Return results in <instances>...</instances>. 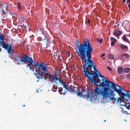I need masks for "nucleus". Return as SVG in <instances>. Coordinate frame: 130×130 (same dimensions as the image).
I'll list each match as a JSON object with an SVG mask.
<instances>
[{
	"mask_svg": "<svg viewBox=\"0 0 130 130\" xmlns=\"http://www.w3.org/2000/svg\"><path fill=\"white\" fill-rule=\"evenodd\" d=\"M20 61L21 64H27L26 67H29L30 69L32 70L34 69L35 70L36 68H34V66L31 67V65H33L35 63L34 60L31 57H29L27 54L23 55L21 58L20 57Z\"/></svg>",
	"mask_w": 130,
	"mask_h": 130,
	"instance_id": "nucleus-4",
	"label": "nucleus"
},
{
	"mask_svg": "<svg viewBox=\"0 0 130 130\" xmlns=\"http://www.w3.org/2000/svg\"><path fill=\"white\" fill-rule=\"evenodd\" d=\"M63 88H65L66 90H67L68 91L69 90L70 87H67V85H66V86H65L64 87H63Z\"/></svg>",
	"mask_w": 130,
	"mask_h": 130,
	"instance_id": "nucleus-29",
	"label": "nucleus"
},
{
	"mask_svg": "<svg viewBox=\"0 0 130 130\" xmlns=\"http://www.w3.org/2000/svg\"><path fill=\"white\" fill-rule=\"evenodd\" d=\"M23 106V107H25V105H24L23 106Z\"/></svg>",
	"mask_w": 130,
	"mask_h": 130,
	"instance_id": "nucleus-57",
	"label": "nucleus"
},
{
	"mask_svg": "<svg viewBox=\"0 0 130 130\" xmlns=\"http://www.w3.org/2000/svg\"><path fill=\"white\" fill-rule=\"evenodd\" d=\"M3 4L4 5H6V9L7 10V9H8V5L7 4H6V3H4Z\"/></svg>",
	"mask_w": 130,
	"mask_h": 130,
	"instance_id": "nucleus-37",
	"label": "nucleus"
},
{
	"mask_svg": "<svg viewBox=\"0 0 130 130\" xmlns=\"http://www.w3.org/2000/svg\"><path fill=\"white\" fill-rule=\"evenodd\" d=\"M90 52V51L89 53L87 54V56L86 55L87 57L85 58V66L84 65V63L83 61L82 62V63L83 64V72L84 73L85 71H87V70L86 68L88 69H90V71H92V68L93 67L94 69V71H95V72L98 73L99 72L96 69V67L95 65L93 63L94 60H91V56Z\"/></svg>",
	"mask_w": 130,
	"mask_h": 130,
	"instance_id": "nucleus-3",
	"label": "nucleus"
},
{
	"mask_svg": "<svg viewBox=\"0 0 130 130\" xmlns=\"http://www.w3.org/2000/svg\"><path fill=\"white\" fill-rule=\"evenodd\" d=\"M7 12H8V11L7 10ZM2 12L3 13H6L7 12H4V11H3V10H2Z\"/></svg>",
	"mask_w": 130,
	"mask_h": 130,
	"instance_id": "nucleus-51",
	"label": "nucleus"
},
{
	"mask_svg": "<svg viewBox=\"0 0 130 130\" xmlns=\"http://www.w3.org/2000/svg\"><path fill=\"white\" fill-rule=\"evenodd\" d=\"M39 80H37V82H38Z\"/></svg>",
	"mask_w": 130,
	"mask_h": 130,
	"instance_id": "nucleus-64",
	"label": "nucleus"
},
{
	"mask_svg": "<svg viewBox=\"0 0 130 130\" xmlns=\"http://www.w3.org/2000/svg\"><path fill=\"white\" fill-rule=\"evenodd\" d=\"M97 41L100 43H101L102 42V39H101L100 40L98 38L97 39Z\"/></svg>",
	"mask_w": 130,
	"mask_h": 130,
	"instance_id": "nucleus-30",
	"label": "nucleus"
},
{
	"mask_svg": "<svg viewBox=\"0 0 130 130\" xmlns=\"http://www.w3.org/2000/svg\"><path fill=\"white\" fill-rule=\"evenodd\" d=\"M126 93V97L127 98V100L130 101V94L127 93Z\"/></svg>",
	"mask_w": 130,
	"mask_h": 130,
	"instance_id": "nucleus-24",
	"label": "nucleus"
},
{
	"mask_svg": "<svg viewBox=\"0 0 130 130\" xmlns=\"http://www.w3.org/2000/svg\"><path fill=\"white\" fill-rule=\"evenodd\" d=\"M129 57L128 55L127 54L125 53L122 55L121 56V57L123 58H128Z\"/></svg>",
	"mask_w": 130,
	"mask_h": 130,
	"instance_id": "nucleus-17",
	"label": "nucleus"
},
{
	"mask_svg": "<svg viewBox=\"0 0 130 130\" xmlns=\"http://www.w3.org/2000/svg\"><path fill=\"white\" fill-rule=\"evenodd\" d=\"M118 93L119 95L121 96L122 99L124 98L125 96H126V94L123 92H121Z\"/></svg>",
	"mask_w": 130,
	"mask_h": 130,
	"instance_id": "nucleus-15",
	"label": "nucleus"
},
{
	"mask_svg": "<svg viewBox=\"0 0 130 130\" xmlns=\"http://www.w3.org/2000/svg\"><path fill=\"white\" fill-rule=\"evenodd\" d=\"M94 95L96 96L95 98V100L99 101V99L100 96L98 95L100 94L99 93H100L103 96L102 99L101 100L102 103H107L109 101L110 99L112 100H113L114 97L113 96H110L109 97L111 94V92L110 90L108 89V88L107 87L101 85V86L100 88H95L94 90Z\"/></svg>",
	"mask_w": 130,
	"mask_h": 130,
	"instance_id": "nucleus-2",
	"label": "nucleus"
},
{
	"mask_svg": "<svg viewBox=\"0 0 130 130\" xmlns=\"http://www.w3.org/2000/svg\"><path fill=\"white\" fill-rule=\"evenodd\" d=\"M121 48L122 49H125L127 48V46L125 45L122 44H121L120 46Z\"/></svg>",
	"mask_w": 130,
	"mask_h": 130,
	"instance_id": "nucleus-21",
	"label": "nucleus"
},
{
	"mask_svg": "<svg viewBox=\"0 0 130 130\" xmlns=\"http://www.w3.org/2000/svg\"><path fill=\"white\" fill-rule=\"evenodd\" d=\"M105 53H103L102 54V55L101 56V57H102L105 56Z\"/></svg>",
	"mask_w": 130,
	"mask_h": 130,
	"instance_id": "nucleus-44",
	"label": "nucleus"
},
{
	"mask_svg": "<svg viewBox=\"0 0 130 130\" xmlns=\"http://www.w3.org/2000/svg\"><path fill=\"white\" fill-rule=\"evenodd\" d=\"M116 98H114V100H113V101L112 102L113 103V104H115V103H117L116 102Z\"/></svg>",
	"mask_w": 130,
	"mask_h": 130,
	"instance_id": "nucleus-35",
	"label": "nucleus"
},
{
	"mask_svg": "<svg viewBox=\"0 0 130 130\" xmlns=\"http://www.w3.org/2000/svg\"><path fill=\"white\" fill-rule=\"evenodd\" d=\"M104 58H103V59H104Z\"/></svg>",
	"mask_w": 130,
	"mask_h": 130,
	"instance_id": "nucleus-62",
	"label": "nucleus"
},
{
	"mask_svg": "<svg viewBox=\"0 0 130 130\" xmlns=\"http://www.w3.org/2000/svg\"><path fill=\"white\" fill-rule=\"evenodd\" d=\"M63 91V89L62 87H60L58 88V91L60 94L61 95H62V94H64V93H67V91H64L63 92H62V91Z\"/></svg>",
	"mask_w": 130,
	"mask_h": 130,
	"instance_id": "nucleus-13",
	"label": "nucleus"
},
{
	"mask_svg": "<svg viewBox=\"0 0 130 130\" xmlns=\"http://www.w3.org/2000/svg\"><path fill=\"white\" fill-rule=\"evenodd\" d=\"M68 54L69 55H70V53L69 52V53H68Z\"/></svg>",
	"mask_w": 130,
	"mask_h": 130,
	"instance_id": "nucleus-56",
	"label": "nucleus"
},
{
	"mask_svg": "<svg viewBox=\"0 0 130 130\" xmlns=\"http://www.w3.org/2000/svg\"><path fill=\"white\" fill-rule=\"evenodd\" d=\"M107 69L110 70V71H111L112 70V69H111L110 67H107Z\"/></svg>",
	"mask_w": 130,
	"mask_h": 130,
	"instance_id": "nucleus-42",
	"label": "nucleus"
},
{
	"mask_svg": "<svg viewBox=\"0 0 130 130\" xmlns=\"http://www.w3.org/2000/svg\"><path fill=\"white\" fill-rule=\"evenodd\" d=\"M128 6L129 7V10H130V3H129L128 5Z\"/></svg>",
	"mask_w": 130,
	"mask_h": 130,
	"instance_id": "nucleus-49",
	"label": "nucleus"
},
{
	"mask_svg": "<svg viewBox=\"0 0 130 130\" xmlns=\"http://www.w3.org/2000/svg\"><path fill=\"white\" fill-rule=\"evenodd\" d=\"M22 19V20H24H24H26V19H25V18H23L22 17H20Z\"/></svg>",
	"mask_w": 130,
	"mask_h": 130,
	"instance_id": "nucleus-46",
	"label": "nucleus"
},
{
	"mask_svg": "<svg viewBox=\"0 0 130 130\" xmlns=\"http://www.w3.org/2000/svg\"><path fill=\"white\" fill-rule=\"evenodd\" d=\"M99 76L100 77H101L102 78V81L103 82L102 83L101 85H100L99 86H98V87H97L96 88H98V89H100V87L101 86V85H103L104 86V85L106 86V81H108L107 80L106 78L105 77H104L103 76L102 74H100L99 72L98 73Z\"/></svg>",
	"mask_w": 130,
	"mask_h": 130,
	"instance_id": "nucleus-9",
	"label": "nucleus"
},
{
	"mask_svg": "<svg viewBox=\"0 0 130 130\" xmlns=\"http://www.w3.org/2000/svg\"><path fill=\"white\" fill-rule=\"evenodd\" d=\"M49 77L50 78L49 79L50 80V82H53L55 80V75L51 74L49 75Z\"/></svg>",
	"mask_w": 130,
	"mask_h": 130,
	"instance_id": "nucleus-14",
	"label": "nucleus"
},
{
	"mask_svg": "<svg viewBox=\"0 0 130 130\" xmlns=\"http://www.w3.org/2000/svg\"><path fill=\"white\" fill-rule=\"evenodd\" d=\"M49 42V40H47L46 41V43L47 45H48Z\"/></svg>",
	"mask_w": 130,
	"mask_h": 130,
	"instance_id": "nucleus-45",
	"label": "nucleus"
},
{
	"mask_svg": "<svg viewBox=\"0 0 130 130\" xmlns=\"http://www.w3.org/2000/svg\"><path fill=\"white\" fill-rule=\"evenodd\" d=\"M121 34V32L119 30H116L113 32V34L116 36H119Z\"/></svg>",
	"mask_w": 130,
	"mask_h": 130,
	"instance_id": "nucleus-11",
	"label": "nucleus"
},
{
	"mask_svg": "<svg viewBox=\"0 0 130 130\" xmlns=\"http://www.w3.org/2000/svg\"><path fill=\"white\" fill-rule=\"evenodd\" d=\"M127 104H128L129 105H130V103H127Z\"/></svg>",
	"mask_w": 130,
	"mask_h": 130,
	"instance_id": "nucleus-58",
	"label": "nucleus"
},
{
	"mask_svg": "<svg viewBox=\"0 0 130 130\" xmlns=\"http://www.w3.org/2000/svg\"><path fill=\"white\" fill-rule=\"evenodd\" d=\"M76 93L77 94V95L78 96H80L81 95L82 93L81 92H77V91H75V92L74 93Z\"/></svg>",
	"mask_w": 130,
	"mask_h": 130,
	"instance_id": "nucleus-27",
	"label": "nucleus"
},
{
	"mask_svg": "<svg viewBox=\"0 0 130 130\" xmlns=\"http://www.w3.org/2000/svg\"><path fill=\"white\" fill-rule=\"evenodd\" d=\"M124 113L126 114H129V113H127V111H125L124 112Z\"/></svg>",
	"mask_w": 130,
	"mask_h": 130,
	"instance_id": "nucleus-43",
	"label": "nucleus"
},
{
	"mask_svg": "<svg viewBox=\"0 0 130 130\" xmlns=\"http://www.w3.org/2000/svg\"><path fill=\"white\" fill-rule=\"evenodd\" d=\"M126 107V108L129 109V110H130V106H129L128 105V106H125Z\"/></svg>",
	"mask_w": 130,
	"mask_h": 130,
	"instance_id": "nucleus-39",
	"label": "nucleus"
},
{
	"mask_svg": "<svg viewBox=\"0 0 130 130\" xmlns=\"http://www.w3.org/2000/svg\"><path fill=\"white\" fill-rule=\"evenodd\" d=\"M16 53V54L14 56H13V57H17V58L18 59V60H20V59H19V57L20 56H18V54H17V53Z\"/></svg>",
	"mask_w": 130,
	"mask_h": 130,
	"instance_id": "nucleus-32",
	"label": "nucleus"
},
{
	"mask_svg": "<svg viewBox=\"0 0 130 130\" xmlns=\"http://www.w3.org/2000/svg\"><path fill=\"white\" fill-rule=\"evenodd\" d=\"M41 29L40 28V30H41Z\"/></svg>",
	"mask_w": 130,
	"mask_h": 130,
	"instance_id": "nucleus-63",
	"label": "nucleus"
},
{
	"mask_svg": "<svg viewBox=\"0 0 130 130\" xmlns=\"http://www.w3.org/2000/svg\"><path fill=\"white\" fill-rule=\"evenodd\" d=\"M40 64H39V62L38 61H37L34 64V66L36 67H37V68L39 69V70L40 71H41V68H42L43 67L45 66L44 65L43 63L41 62L40 63Z\"/></svg>",
	"mask_w": 130,
	"mask_h": 130,
	"instance_id": "nucleus-10",
	"label": "nucleus"
},
{
	"mask_svg": "<svg viewBox=\"0 0 130 130\" xmlns=\"http://www.w3.org/2000/svg\"><path fill=\"white\" fill-rule=\"evenodd\" d=\"M108 58L110 59H113L115 58V57L113 55L111 54H109L108 55Z\"/></svg>",
	"mask_w": 130,
	"mask_h": 130,
	"instance_id": "nucleus-19",
	"label": "nucleus"
},
{
	"mask_svg": "<svg viewBox=\"0 0 130 130\" xmlns=\"http://www.w3.org/2000/svg\"><path fill=\"white\" fill-rule=\"evenodd\" d=\"M86 68L87 70V71H85V73H84L85 77H87L92 83L94 84H97L100 83L101 80L99 77L98 73L94 72L93 74H92L87 68Z\"/></svg>",
	"mask_w": 130,
	"mask_h": 130,
	"instance_id": "nucleus-5",
	"label": "nucleus"
},
{
	"mask_svg": "<svg viewBox=\"0 0 130 130\" xmlns=\"http://www.w3.org/2000/svg\"><path fill=\"white\" fill-rule=\"evenodd\" d=\"M106 120H105L104 121V122H106Z\"/></svg>",
	"mask_w": 130,
	"mask_h": 130,
	"instance_id": "nucleus-60",
	"label": "nucleus"
},
{
	"mask_svg": "<svg viewBox=\"0 0 130 130\" xmlns=\"http://www.w3.org/2000/svg\"><path fill=\"white\" fill-rule=\"evenodd\" d=\"M68 0H65L66 1H67Z\"/></svg>",
	"mask_w": 130,
	"mask_h": 130,
	"instance_id": "nucleus-61",
	"label": "nucleus"
},
{
	"mask_svg": "<svg viewBox=\"0 0 130 130\" xmlns=\"http://www.w3.org/2000/svg\"><path fill=\"white\" fill-rule=\"evenodd\" d=\"M122 91H125V92H126V91L125 90H123H123H122Z\"/></svg>",
	"mask_w": 130,
	"mask_h": 130,
	"instance_id": "nucleus-55",
	"label": "nucleus"
},
{
	"mask_svg": "<svg viewBox=\"0 0 130 130\" xmlns=\"http://www.w3.org/2000/svg\"><path fill=\"white\" fill-rule=\"evenodd\" d=\"M90 22V19H89L88 20V22H87V23H89Z\"/></svg>",
	"mask_w": 130,
	"mask_h": 130,
	"instance_id": "nucleus-48",
	"label": "nucleus"
},
{
	"mask_svg": "<svg viewBox=\"0 0 130 130\" xmlns=\"http://www.w3.org/2000/svg\"><path fill=\"white\" fill-rule=\"evenodd\" d=\"M92 91L90 87L88 86L87 87L86 93H85V95L87 97L86 100L88 101L89 100L91 102H92L93 100V94L92 92Z\"/></svg>",
	"mask_w": 130,
	"mask_h": 130,
	"instance_id": "nucleus-8",
	"label": "nucleus"
},
{
	"mask_svg": "<svg viewBox=\"0 0 130 130\" xmlns=\"http://www.w3.org/2000/svg\"><path fill=\"white\" fill-rule=\"evenodd\" d=\"M110 39L111 41V46H113L116 43L117 41V40L113 37H111Z\"/></svg>",
	"mask_w": 130,
	"mask_h": 130,
	"instance_id": "nucleus-12",
	"label": "nucleus"
},
{
	"mask_svg": "<svg viewBox=\"0 0 130 130\" xmlns=\"http://www.w3.org/2000/svg\"><path fill=\"white\" fill-rule=\"evenodd\" d=\"M123 90V89L122 88L119 86V89H118V90L117 89L116 90L117 92V93H119L122 92Z\"/></svg>",
	"mask_w": 130,
	"mask_h": 130,
	"instance_id": "nucleus-22",
	"label": "nucleus"
},
{
	"mask_svg": "<svg viewBox=\"0 0 130 130\" xmlns=\"http://www.w3.org/2000/svg\"><path fill=\"white\" fill-rule=\"evenodd\" d=\"M20 3L19 2L18 4H17V6H18V8L19 9H21V6L20 5Z\"/></svg>",
	"mask_w": 130,
	"mask_h": 130,
	"instance_id": "nucleus-34",
	"label": "nucleus"
},
{
	"mask_svg": "<svg viewBox=\"0 0 130 130\" xmlns=\"http://www.w3.org/2000/svg\"><path fill=\"white\" fill-rule=\"evenodd\" d=\"M76 91L74 90H73V89L71 88L70 87V90H69V92H75Z\"/></svg>",
	"mask_w": 130,
	"mask_h": 130,
	"instance_id": "nucleus-33",
	"label": "nucleus"
},
{
	"mask_svg": "<svg viewBox=\"0 0 130 130\" xmlns=\"http://www.w3.org/2000/svg\"><path fill=\"white\" fill-rule=\"evenodd\" d=\"M11 58H12V59L14 61H17V60L18 61V60H19L18 59L17 57H15V58L14 57H11Z\"/></svg>",
	"mask_w": 130,
	"mask_h": 130,
	"instance_id": "nucleus-31",
	"label": "nucleus"
},
{
	"mask_svg": "<svg viewBox=\"0 0 130 130\" xmlns=\"http://www.w3.org/2000/svg\"><path fill=\"white\" fill-rule=\"evenodd\" d=\"M55 80H56L57 82H55L56 83V84H58V80L59 81V80H61V79H60L59 78H58V77H55Z\"/></svg>",
	"mask_w": 130,
	"mask_h": 130,
	"instance_id": "nucleus-26",
	"label": "nucleus"
},
{
	"mask_svg": "<svg viewBox=\"0 0 130 130\" xmlns=\"http://www.w3.org/2000/svg\"><path fill=\"white\" fill-rule=\"evenodd\" d=\"M126 3H130V0H127Z\"/></svg>",
	"mask_w": 130,
	"mask_h": 130,
	"instance_id": "nucleus-50",
	"label": "nucleus"
},
{
	"mask_svg": "<svg viewBox=\"0 0 130 130\" xmlns=\"http://www.w3.org/2000/svg\"><path fill=\"white\" fill-rule=\"evenodd\" d=\"M47 67L44 66L42 68L41 71L38 70L37 69H35V71H33L34 73L37 78L45 79L46 78L49 77V75H51L47 70Z\"/></svg>",
	"mask_w": 130,
	"mask_h": 130,
	"instance_id": "nucleus-6",
	"label": "nucleus"
},
{
	"mask_svg": "<svg viewBox=\"0 0 130 130\" xmlns=\"http://www.w3.org/2000/svg\"><path fill=\"white\" fill-rule=\"evenodd\" d=\"M85 96H86V95H85H85H84L83 94H81V95L80 96V97H83V98L85 99Z\"/></svg>",
	"mask_w": 130,
	"mask_h": 130,
	"instance_id": "nucleus-36",
	"label": "nucleus"
},
{
	"mask_svg": "<svg viewBox=\"0 0 130 130\" xmlns=\"http://www.w3.org/2000/svg\"><path fill=\"white\" fill-rule=\"evenodd\" d=\"M127 77L128 79L130 78V74L127 75Z\"/></svg>",
	"mask_w": 130,
	"mask_h": 130,
	"instance_id": "nucleus-38",
	"label": "nucleus"
},
{
	"mask_svg": "<svg viewBox=\"0 0 130 130\" xmlns=\"http://www.w3.org/2000/svg\"><path fill=\"white\" fill-rule=\"evenodd\" d=\"M53 88L54 89L57 90L58 89L57 87L53 86Z\"/></svg>",
	"mask_w": 130,
	"mask_h": 130,
	"instance_id": "nucleus-40",
	"label": "nucleus"
},
{
	"mask_svg": "<svg viewBox=\"0 0 130 130\" xmlns=\"http://www.w3.org/2000/svg\"><path fill=\"white\" fill-rule=\"evenodd\" d=\"M59 82L62 84V86H63V87H64L66 85V83L65 82H64L62 80H59Z\"/></svg>",
	"mask_w": 130,
	"mask_h": 130,
	"instance_id": "nucleus-23",
	"label": "nucleus"
},
{
	"mask_svg": "<svg viewBox=\"0 0 130 130\" xmlns=\"http://www.w3.org/2000/svg\"><path fill=\"white\" fill-rule=\"evenodd\" d=\"M117 71L119 74H121L123 71V68L122 67L119 68L118 69Z\"/></svg>",
	"mask_w": 130,
	"mask_h": 130,
	"instance_id": "nucleus-20",
	"label": "nucleus"
},
{
	"mask_svg": "<svg viewBox=\"0 0 130 130\" xmlns=\"http://www.w3.org/2000/svg\"><path fill=\"white\" fill-rule=\"evenodd\" d=\"M106 87L108 88V89L112 91L114 93L115 91L117 93L116 90L119 89V86L114 83L110 81H106Z\"/></svg>",
	"mask_w": 130,
	"mask_h": 130,
	"instance_id": "nucleus-7",
	"label": "nucleus"
},
{
	"mask_svg": "<svg viewBox=\"0 0 130 130\" xmlns=\"http://www.w3.org/2000/svg\"><path fill=\"white\" fill-rule=\"evenodd\" d=\"M65 52L67 54H68V53H69V52H68V51H66Z\"/></svg>",
	"mask_w": 130,
	"mask_h": 130,
	"instance_id": "nucleus-52",
	"label": "nucleus"
},
{
	"mask_svg": "<svg viewBox=\"0 0 130 130\" xmlns=\"http://www.w3.org/2000/svg\"><path fill=\"white\" fill-rule=\"evenodd\" d=\"M59 77L60 78V79H62V77L61 76L60 74L59 75Z\"/></svg>",
	"mask_w": 130,
	"mask_h": 130,
	"instance_id": "nucleus-47",
	"label": "nucleus"
},
{
	"mask_svg": "<svg viewBox=\"0 0 130 130\" xmlns=\"http://www.w3.org/2000/svg\"><path fill=\"white\" fill-rule=\"evenodd\" d=\"M130 91H127V92H130Z\"/></svg>",
	"mask_w": 130,
	"mask_h": 130,
	"instance_id": "nucleus-59",
	"label": "nucleus"
},
{
	"mask_svg": "<svg viewBox=\"0 0 130 130\" xmlns=\"http://www.w3.org/2000/svg\"><path fill=\"white\" fill-rule=\"evenodd\" d=\"M76 45L78 46V50L77 51V48H75L77 52V54L80 58L81 60L84 59L86 57L87 54L90 51V54L93 52V49L88 39H86L85 42L83 44H79L77 41L75 43Z\"/></svg>",
	"mask_w": 130,
	"mask_h": 130,
	"instance_id": "nucleus-1",
	"label": "nucleus"
},
{
	"mask_svg": "<svg viewBox=\"0 0 130 130\" xmlns=\"http://www.w3.org/2000/svg\"><path fill=\"white\" fill-rule=\"evenodd\" d=\"M116 98V102L117 103H119V102H121V100L119 98Z\"/></svg>",
	"mask_w": 130,
	"mask_h": 130,
	"instance_id": "nucleus-25",
	"label": "nucleus"
},
{
	"mask_svg": "<svg viewBox=\"0 0 130 130\" xmlns=\"http://www.w3.org/2000/svg\"><path fill=\"white\" fill-rule=\"evenodd\" d=\"M120 77L121 79H125V76L124 75H120Z\"/></svg>",
	"mask_w": 130,
	"mask_h": 130,
	"instance_id": "nucleus-28",
	"label": "nucleus"
},
{
	"mask_svg": "<svg viewBox=\"0 0 130 130\" xmlns=\"http://www.w3.org/2000/svg\"><path fill=\"white\" fill-rule=\"evenodd\" d=\"M43 37H44V38H45L44 39H43V40H45L46 39V36H45V34L44 33H43Z\"/></svg>",
	"mask_w": 130,
	"mask_h": 130,
	"instance_id": "nucleus-41",
	"label": "nucleus"
},
{
	"mask_svg": "<svg viewBox=\"0 0 130 130\" xmlns=\"http://www.w3.org/2000/svg\"><path fill=\"white\" fill-rule=\"evenodd\" d=\"M122 2L123 3H124L126 0H123Z\"/></svg>",
	"mask_w": 130,
	"mask_h": 130,
	"instance_id": "nucleus-53",
	"label": "nucleus"
},
{
	"mask_svg": "<svg viewBox=\"0 0 130 130\" xmlns=\"http://www.w3.org/2000/svg\"><path fill=\"white\" fill-rule=\"evenodd\" d=\"M17 64L18 65H20V63H19V62H18V63H17Z\"/></svg>",
	"mask_w": 130,
	"mask_h": 130,
	"instance_id": "nucleus-54",
	"label": "nucleus"
},
{
	"mask_svg": "<svg viewBox=\"0 0 130 130\" xmlns=\"http://www.w3.org/2000/svg\"><path fill=\"white\" fill-rule=\"evenodd\" d=\"M124 72L126 73L130 72V68H124Z\"/></svg>",
	"mask_w": 130,
	"mask_h": 130,
	"instance_id": "nucleus-16",
	"label": "nucleus"
},
{
	"mask_svg": "<svg viewBox=\"0 0 130 130\" xmlns=\"http://www.w3.org/2000/svg\"><path fill=\"white\" fill-rule=\"evenodd\" d=\"M122 39L123 41L126 42L128 43H129V40L125 36H123L122 37Z\"/></svg>",
	"mask_w": 130,
	"mask_h": 130,
	"instance_id": "nucleus-18",
	"label": "nucleus"
}]
</instances>
